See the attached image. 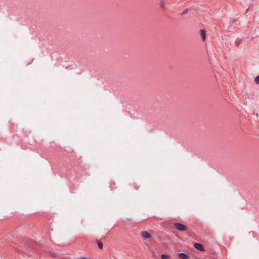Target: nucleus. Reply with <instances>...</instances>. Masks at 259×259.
Instances as JSON below:
<instances>
[{
	"label": "nucleus",
	"mask_w": 259,
	"mask_h": 259,
	"mask_svg": "<svg viewBox=\"0 0 259 259\" xmlns=\"http://www.w3.org/2000/svg\"><path fill=\"white\" fill-rule=\"evenodd\" d=\"M36 243L29 239H24L19 241V246L21 248L18 251L22 252H26L27 250L35 249Z\"/></svg>",
	"instance_id": "obj_1"
},
{
	"label": "nucleus",
	"mask_w": 259,
	"mask_h": 259,
	"mask_svg": "<svg viewBox=\"0 0 259 259\" xmlns=\"http://www.w3.org/2000/svg\"><path fill=\"white\" fill-rule=\"evenodd\" d=\"M174 226L179 231H186L187 230V226L180 223H175Z\"/></svg>",
	"instance_id": "obj_2"
},
{
	"label": "nucleus",
	"mask_w": 259,
	"mask_h": 259,
	"mask_svg": "<svg viewBox=\"0 0 259 259\" xmlns=\"http://www.w3.org/2000/svg\"><path fill=\"white\" fill-rule=\"evenodd\" d=\"M194 247L198 250H199L201 251H205V249H204L203 245L201 243H194Z\"/></svg>",
	"instance_id": "obj_3"
},
{
	"label": "nucleus",
	"mask_w": 259,
	"mask_h": 259,
	"mask_svg": "<svg viewBox=\"0 0 259 259\" xmlns=\"http://www.w3.org/2000/svg\"><path fill=\"white\" fill-rule=\"evenodd\" d=\"M142 237L145 239H149L151 238V235L147 231H143L141 232Z\"/></svg>",
	"instance_id": "obj_4"
},
{
	"label": "nucleus",
	"mask_w": 259,
	"mask_h": 259,
	"mask_svg": "<svg viewBox=\"0 0 259 259\" xmlns=\"http://www.w3.org/2000/svg\"><path fill=\"white\" fill-rule=\"evenodd\" d=\"M177 255L181 259H189L190 256L188 254L185 253H179Z\"/></svg>",
	"instance_id": "obj_5"
},
{
	"label": "nucleus",
	"mask_w": 259,
	"mask_h": 259,
	"mask_svg": "<svg viewBox=\"0 0 259 259\" xmlns=\"http://www.w3.org/2000/svg\"><path fill=\"white\" fill-rule=\"evenodd\" d=\"M200 35L201 36L203 41L206 39V32L204 29H201L200 31Z\"/></svg>",
	"instance_id": "obj_6"
},
{
	"label": "nucleus",
	"mask_w": 259,
	"mask_h": 259,
	"mask_svg": "<svg viewBox=\"0 0 259 259\" xmlns=\"http://www.w3.org/2000/svg\"><path fill=\"white\" fill-rule=\"evenodd\" d=\"M96 242L97 243L99 248L102 249L103 248V244L100 240H96Z\"/></svg>",
	"instance_id": "obj_7"
},
{
	"label": "nucleus",
	"mask_w": 259,
	"mask_h": 259,
	"mask_svg": "<svg viewBox=\"0 0 259 259\" xmlns=\"http://www.w3.org/2000/svg\"><path fill=\"white\" fill-rule=\"evenodd\" d=\"M161 258V259H170V256L166 254H162Z\"/></svg>",
	"instance_id": "obj_8"
},
{
	"label": "nucleus",
	"mask_w": 259,
	"mask_h": 259,
	"mask_svg": "<svg viewBox=\"0 0 259 259\" xmlns=\"http://www.w3.org/2000/svg\"><path fill=\"white\" fill-rule=\"evenodd\" d=\"M255 82L256 84H259V75L255 78Z\"/></svg>",
	"instance_id": "obj_9"
},
{
	"label": "nucleus",
	"mask_w": 259,
	"mask_h": 259,
	"mask_svg": "<svg viewBox=\"0 0 259 259\" xmlns=\"http://www.w3.org/2000/svg\"><path fill=\"white\" fill-rule=\"evenodd\" d=\"M188 9H185L183 12L181 14V15H184V14H186L188 13Z\"/></svg>",
	"instance_id": "obj_10"
},
{
	"label": "nucleus",
	"mask_w": 259,
	"mask_h": 259,
	"mask_svg": "<svg viewBox=\"0 0 259 259\" xmlns=\"http://www.w3.org/2000/svg\"><path fill=\"white\" fill-rule=\"evenodd\" d=\"M160 8L164 9L165 8V4L163 2H161L160 5Z\"/></svg>",
	"instance_id": "obj_11"
},
{
	"label": "nucleus",
	"mask_w": 259,
	"mask_h": 259,
	"mask_svg": "<svg viewBox=\"0 0 259 259\" xmlns=\"http://www.w3.org/2000/svg\"><path fill=\"white\" fill-rule=\"evenodd\" d=\"M51 255L52 256H53V257H55V256H57V255H56V254H55V253H53V252L51 253Z\"/></svg>",
	"instance_id": "obj_12"
},
{
	"label": "nucleus",
	"mask_w": 259,
	"mask_h": 259,
	"mask_svg": "<svg viewBox=\"0 0 259 259\" xmlns=\"http://www.w3.org/2000/svg\"><path fill=\"white\" fill-rule=\"evenodd\" d=\"M139 188V186H135V189H138Z\"/></svg>",
	"instance_id": "obj_13"
},
{
	"label": "nucleus",
	"mask_w": 259,
	"mask_h": 259,
	"mask_svg": "<svg viewBox=\"0 0 259 259\" xmlns=\"http://www.w3.org/2000/svg\"><path fill=\"white\" fill-rule=\"evenodd\" d=\"M249 8L246 10V13L248 11Z\"/></svg>",
	"instance_id": "obj_14"
},
{
	"label": "nucleus",
	"mask_w": 259,
	"mask_h": 259,
	"mask_svg": "<svg viewBox=\"0 0 259 259\" xmlns=\"http://www.w3.org/2000/svg\"><path fill=\"white\" fill-rule=\"evenodd\" d=\"M236 45H238L239 44H237V41L235 42Z\"/></svg>",
	"instance_id": "obj_15"
}]
</instances>
